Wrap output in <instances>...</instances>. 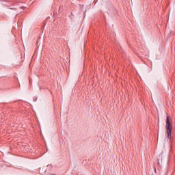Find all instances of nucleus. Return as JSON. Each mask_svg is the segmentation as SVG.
<instances>
[{"label":"nucleus","mask_w":175,"mask_h":175,"mask_svg":"<svg viewBox=\"0 0 175 175\" xmlns=\"http://www.w3.org/2000/svg\"><path fill=\"white\" fill-rule=\"evenodd\" d=\"M167 137L170 140V143H173V138L172 137V130L173 129V125L170 122V117L167 116L166 117V125H165Z\"/></svg>","instance_id":"1"},{"label":"nucleus","mask_w":175,"mask_h":175,"mask_svg":"<svg viewBox=\"0 0 175 175\" xmlns=\"http://www.w3.org/2000/svg\"><path fill=\"white\" fill-rule=\"evenodd\" d=\"M36 44L37 46H39L40 44V37H38L37 40H36Z\"/></svg>","instance_id":"2"}]
</instances>
